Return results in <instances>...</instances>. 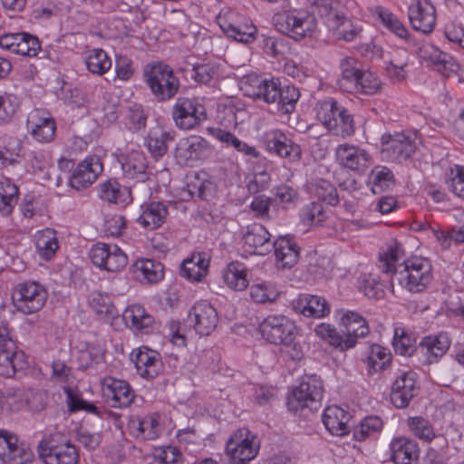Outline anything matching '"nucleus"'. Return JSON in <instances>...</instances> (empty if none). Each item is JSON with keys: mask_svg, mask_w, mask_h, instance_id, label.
I'll return each instance as SVG.
<instances>
[{"mask_svg": "<svg viewBox=\"0 0 464 464\" xmlns=\"http://www.w3.org/2000/svg\"><path fill=\"white\" fill-rule=\"evenodd\" d=\"M131 269L134 277L141 284H155L164 277L163 265L152 259H139L131 266Z\"/></svg>", "mask_w": 464, "mask_h": 464, "instance_id": "2f4dec72", "label": "nucleus"}, {"mask_svg": "<svg viewBox=\"0 0 464 464\" xmlns=\"http://www.w3.org/2000/svg\"><path fill=\"white\" fill-rule=\"evenodd\" d=\"M338 69L340 76L337 84L344 92L351 90L358 80L362 70L363 69L362 63L353 56H344L340 59Z\"/></svg>", "mask_w": 464, "mask_h": 464, "instance_id": "72a5a7b5", "label": "nucleus"}, {"mask_svg": "<svg viewBox=\"0 0 464 464\" xmlns=\"http://www.w3.org/2000/svg\"><path fill=\"white\" fill-rule=\"evenodd\" d=\"M323 383L316 375L303 376L300 383L295 387L287 400L289 411L297 412L304 409L316 411L321 405L323 398Z\"/></svg>", "mask_w": 464, "mask_h": 464, "instance_id": "20e7f679", "label": "nucleus"}, {"mask_svg": "<svg viewBox=\"0 0 464 464\" xmlns=\"http://www.w3.org/2000/svg\"><path fill=\"white\" fill-rule=\"evenodd\" d=\"M377 14L382 23L390 31L401 38L406 39L409 32L404 24L391 12L382 7L377 8Z\"/></svg>", "mask_w": 464, "mask_h": 464, "instance_id": "13d9d810", "label": "nucleus"}, {"mask_svg": "<svg viewBox=\"0 0 464 464\" xmlns=\"http://www.w3.org/2000/svg\"><path fill=\"white\" fill-rule=\"evenodd\" d=\"M34 458L32 450L17 436L0 430V459L5 464H26Z\"/></svg>", "mask_w": 464, "mask_h": 464, "instance_id": "2eb2a0df", "label": "nucleus"}, {"mask_svg": "<svg viewBox=\"0 0 464 464\" xmlns=\"http://www.w3.org/2000/svg\"><path fill=\"white\" fill-rule=\"evenodd\" d=\"M27 131L40 142L51 141L55 133L54 121L40 110L32 111L26 121Z\"/></svg>", "mask_w": 464, "mask_h": 464, "instance_id": "4be33fe9", "label": "nucleus"}, {"mask_svg": "<svg viewBox=\"0 0 464 464\" xmlns=\"http://www.w3.org/2000/svg\"><path fill=\"white\" fill-rule=\"evenodd\" d=\"M336 157L340 164L354 171H363L369 161L364 150L349 144L339 145Z\"/></svg>", "mask_w": 464, "mask_h": 464, "instance_id": "c756f323", "label": "nucleus"}, {"mask_svg": "<svg viewBox=\"0 0 464 464\" xmlns=\"http://www.w3.org/2000/svg\"><path fill=\"white\" fill-rule=\"evenodd\" d=\"M264 339L274 344L290 346L296 335V326L293 321L282 314H271L259 324Z\"/></svg>", "mask_w": 464, "mask_h": 464, "instance_id": "0eeeda50", "label": "nucleus"}, {"mask_svg": "<svg viewBox=\"0 0 464 464\" xmlns=\"http://www.w3.org/2000/svg\"><path fill=\"white\" fill-rule=\"evenodd\" d=\"M0 160L13 162V158L21 152V140L16 137L4 136L0 139Z\"/></svg>", "mask_w": 464, "mask_h": 464, "instance_id": "69168bd1", "label": "nucleus"}, {"mask_svg": "<svg viewBox=\"0 0 464 464\" xmlns=\"http://www.w3.org/2000/svg\"><path fill=\"white\" fill-rule=\"evenodd\" d=\"M18 198V188L7 178H0V211L8 216Z\"/></svg>", "mask_w": 464, "mask_h": 464, "instance_id": "c03bdc74", "label": "nucleus"}, {"mask_svg": "<svg viewBox=\"0 0 464 464\" xmlns=\"http://www.w3.org/2000/svg\"><path fill=\"white\" fill-rule=\"evenodd\" d=\"M210 152L208 142L200 136H190L181 139L176 147L175 157L181 165H188L189 161L197 160Z\"/></svg>", "mask_w": 464, "mask_h": 464, "instance_id": "a211bd4d", "label": "nucleus"}, {"mask_svg": "<svg viewBox=\"0 0 464 464\" xmlns=\"http://www.w3.org/2000/svg\"><path fill=\"white\" fill-rule=\"evenodd\" d=\"M102 394L107 403L113 408L127 407L134 399L130 385L126 381L113 378L104 379Z\"/></svg>", "mask_w": 464, "mask_h": 464, "instance_id": "6ab92c4d", "label": "nucleus"}, {"mask_svg": "<svg viewBox=\"0 0 464 464\" xmlns=\"http://www.w3.org/2000/svg\"><path fill=\"white\" fill-rule=\"evenodd\" d=\"M122 318L126 324L136 331H147L154 323L153 317L140 304H132L125 309Z\"/></svg>", "mask_w": 464, "mask_h": 464, "instance_id": "4c0bfd02", "label": "nucleus"}, {"mask_svg": "<svg viewBox=\"0 0 464 464\" xmlns=\"http://www.w3.org/2000/svg\"><path fill=\"white\" fill-rule=\"evenodd\" d=\"M131 356L137 372L142 378L150 380L160 372L162 364L157 352L147 347H141L133 352Z\"/></svg>", "mask_w": 464, "mask_h": 464, "instance_id": "393cba45", "label": "nucleus"}, {"mask_svg": "<svg viewBox=\"0 0 464 464\" xmlns=\"http://www.w3.org/2000/svg\"><path fill=\"white\" fill-rule=\"evenodd\" d=\"M171 116L176 127L180 130H192L207 120V111L195 99L179 97L174 103Z\"/></svg>", "mask_w": 464, "mask_h": 464, "instance_id": "1a4fd4ad", "label": "nucleus"}, {"mask_svg": "<svg viewBox=\"0 0 464 464\" xmlns=\"http://www.w3.org/2000/svg\"><path fill=\"white\" fill-rule=\"evenodd\" d=\"M391 450L392 459L395 464H411L419 458L417 443L406 437L392 440Z\"/></svg>", "mask_w": 464, "mask_h": 464, "instance_id": "f704fd0d", "label": "nucleus"}, {"mask_svg": "<svg viewBox=\"0 0 464 464\" xmlns=\"http://www.w3.org/2000/svg\"><path fill=\"white\" fill-rule=\"evenodd\" d=\"M144 78L152 94L160 102L172 99L179 89V80L173 70L162 63L147 65L144 70Z\"/></svg>", "mask_w": 464, "mask_h": 464, "instance_id": "7ed1b4c3", "label": "nucleus"}, {"mask_svg": "<svg viewBox=\"0 0 464 464\" xmlns=\"http://www.w3.org/2000/svg\"><path fill=\"white\" fill-rule=\"evenodd\" d=\"M343 325L342 335L344 340L352 339L353 347L356 344L357 339L364 337L369 333V327L365 319L357 313L348 311L341 318Z\"/></svg>", "mask_w": 464, "mask_h": 464, "instance_id": "e433bc0d", "label": "nucleus"}, {"mask_svg": "<svg viewBox=\"0 0 464 464\" xmlns=\"http://www.w3.org/2000/svg\"><path fill=\"white\" fill-rule=\"evenodd\" d=\"M278 295V291L266 284H256L250 287V296L257 304L275 302Z\"/></svg>", "mask_w": 464, "mask_h": 464, "instance_id": "0e129e2a", "label": "nucleus"}, {"mask_svg": "<svg viewBox=\"0 0 464 464\" xmlns=\"http://www.w3.org/2000/svg\"><path fill=\"white\" fill-rule=\"evenodd\" d=\"M276 25L283 34L295 40H301L312 34L317 23L315 17L306 12L290 11L278 14L276 17Z\"/></svg>", "mask_w": 464, "mask_h": 464, "instance_id": "6e6552de", "label": "nucleus"}, {"mask_svg": "<svg viewBox=\"0 0 464 464\" xmlns=\"http://www.w3.org/2000/svg\"><path fill=\"white\" fill-rule=\"evenodd\" d=\"M87 70L92 74L103 75L111 67V60L102 49H92L85 58Z\"/></svg>", "mask_w": 464, "mask_h": 464, "instance_id": "49530a36", "label": "nucleus"}, {"mask_svg": "<svg viewBox=\"0 0 464 464\" xmlns=\"http://www.w3.org/2000/svg\"><path fill=\"white\" fill-rule=\"evenodd\" d=\"M194 328L200 335L210 334L217 327L218 316L216 309L208 301L196 303L189 313Z\"/></svg>", "mask_w": 464, "mask_h": 464, "instance_id": "412c9836", "label": "nucleus"}, {"mask_svg": "<svg viewBox=\"0 0 464 464\" xmlns=\"http://www.w3.org/2000/svg\"><path fill=\"white\" fill-rule=\"evenodd\" d=\"M299 97L300 92L297 88L293 85H285L281 87L280 84L279 95L276 102L279 106H281V109L285 113H289L294 110Z\"/></svg>", "mask_w": 464, "mask_h": 464, "instance_id": "052dcab7", "label": "nucleus"}, {"mask_svg": "<svg viewBox=\"0 0 464 464\" xmlns=\"http://www.w3.org/2000/svg\"><path fill=\"white\" fill-rule=\"evenodd\" d=\"M314 333L322 339L327 340L332 346L339 349L340 351H345L353 348V341L352 339L344 340L343 335L339 334L335 328L330 324H321L316 325Z\"/></svg>", "mask_w": 464, "mask_h": 464, "instance_id": "a18cd8bd", "label": "nucleus"}, {"mask_svg": "<svg viewBox=\"0 0 464 464\" xmlns=\"http://www.w3.org/2000/svg\"><path fill=\"white\" fill-rule=\"evenodd\" d=\"M20 106L19 98L13 93L0 94V124L9 122Z\"/></svg>", "mask_w": 464, "mask_h": 464, "instance_id": "5fc2aeb1", "label": "nucleus"}, {"mask_svg": "<svg viewBox=\"0 0 464 464\" xmlns=\"http://www.w3.org/2000/svg\"><path fill=\"white\" fill-rule=\"evenodd\" d=\"M414 340L406 334L404 329L396 328L392 345L395 352L401 355L410 356L414 351H417L413 345Z\"/></svg>", "mask_w": 464, "mask_h": 464, "instance_id": "e2e57ef3", "label": "nucleus"}, {"mask_svg": "<svg viewBox=\"0 0 464 464\" xmlns=\"http://www.w3.org/2000/svg\"><path fill=\"white\" fill-rule=\"evenodd\" d=\"M47 296L45 288L34 281L18 284L14 293L17 309L27 314L40 311L44 307Z\"/></svg>", "mask_w": 464, "mask_h": 464, "instance_id": "ddd939ff", "label": "nucleus"}, {"mask_svg": "<svg viewBox=\"0 0 464 464\" xmlns=\"http://www.w3.org/2000/svg\"><path fill=\"white\" fill-rule=\"evenodd\" d=\"M275 256L277 263L283 268H290L297 263L299 247L288 236L279 237L274 243Z\"/></svg>", "mask_w": 464, "mask_h": 464, "instance_id": "473e14b6", "label": "nucleus"}, {"mask_svg": "<svg viewBox=\"0 0 464 464\" xmlns=\"http://www.w3.org/2000/svg\"><path fill=\"white\" fill-rule=\"evenodd\" d=\"M259 450V442L256 435L246 428L236 430L228 439L226 453L227 464H246Z\"/></svg>", "mask_w": 464, "mask_h": 464, "instance_id": "423d86ee", "label": "nucleus"}, {"mask_svg": "<svg viewBox=\"0 0 464 464\" xmlns=\"http://www.w3.org/2000/svg\"><path fill=\"white\" fill-rule=\"evenodd\" d=\"M360 290L369 298L380 299L383 296V285L377 276L372 274L364 275L360 282Z\"/></svg>", "mask_w": 464, "mask_h": 464, "instance_id": "680f3d73", "label": "nucleus"}, {"mask_svg": "<svg viewBox=\"0 0 464 464\" xmlns=\"http://www.w3.org/2000/svg\"><path fill=\"white\" fill-rule=\"evenodd\" d=\"M382 152L394 162L410 159L417 150V134L411 132L386 133L382 137Z\"/></svg>", "mask_w": 464, "mask_h": 464, "instance_id": "9d476101", "label": "nucleus"}, {"mask_svg": "<svg viewBox=\"0 0 464 464\" xmlns=\"http://www.w3.org/2000/svg\"><path fill=\"white\" fill-rule=\"evenodd\" d=\"M318 121L335 136L346 138L355 131L354 121L347 109L333 98L320 101L315 107Z\"/></svg>", "mask_w": 464, "mask_h": 464, "instance_id": "f03ea898", "label": "nucleus"}, {"mask_svg": "<svg viewBox=\"0 0 464 464\" xmlns=\"http://www.w3.org/2000/svg\"><path fill=\"white\" fill-rule=\"evenodd\" d=\"M307 4L310 9L308 14L314 17L318 15L324 19L326 24L334 13L340 11L338 9L339 2L336 0H307Z\"/></svg>", "mask_w": 464, "mask_h": 464, "instance_id": "603ef678", "label": "nucleus"}, {"mask_svg": "<svg viewBox=\"0 0 464 464\" xmlns=\"http://www.w3.org/2000/svg\"><path fill=\"white\" fill-rule=\"evenodd\" d=\"M14 53L34 57L41 50V44L38 38L28 33H20V37Z\"/></svg>", "mask_w": 464, "mask_h": 464, "instance_id": "bf43d9fd", "label": "nucleus"}, {"mask_svg": "<svg viewBox=\"0 0 464 464\" xmlns=\"http://www.w3.org/2000/svg\"><path fill=\"white\" fill-rule=\"evenodd\" d=\"M450 340L446 333L437 335H428L422 338L419 343L417 352L424 357L426 364L437 362L449 350Z\"/></svg>", "mask_w": 464, "mask_h": 464, "instance_id": "5701e85b", "label": "nucleus"}, {"mask_svg": "<svg viewBox=\"0 0 464 464\" xmlns=\"http://www.w3.org/2000/svg\"><path fill=\"white\" fill-rule=\"evenodd\" d=\"M217 22L223 33L237 42L250 44L256 39V25L249 18L230 7L221 9Z\"/></svg>", "mask_w": 464, "mask_h": 464, "instance_id": "39448f33", "label": "nucleus"}, {"mask_svg": "<svg viewBox=\"0 0 464 464\" xmlns=\"http://www.w3.org/2000/svg\"><path fill=\"white\" fill-rule=\"evenodd\" d=\"M367 361L374 370H383L391 361V353L386 348L379 344H372L370 347Z\"/></svg>", "mask_w": 464, "mask_h": 464, "instance_id": "338daca9", "label": "nucleus"}, {"mask_svg": "<svg viewBox=\"0 0 464 464\" xmlns=\"http://www.w3.org/2000/svg\"><path fill=\"white\" fill-rule=\"evenodd\" d=\"M243 241L248 251L255 255L264 256L269 253L273 246L269 232L258 223H254L246 227Z\"/></svg>", "mask_w": 464, "mask_h": 464, "instance_id": "a878e982", "label": "nucleus"}, {"mask_svg": "<svg viewBox=\"0 0 464 464\" xmlns=\"http://www.w3.org/2000/svg\"><path fill=\"white\" fill-rule=\"evenodd\" d=\"M168 214V209L161 202H150L139 217L138 222L146 228L155 229L162 225Z\"/></svg>", "mask_w": 464, "mask_h": 464, "instance_id": "58836bf2", "label": "nucleus"}, {"mask_svg": "<svg viewBox=\"0 0 464 464\" xmlns=\"http://www.w3.org/2000/svg\"><path fill=\"white\" fill-rule=\"evenodd\" d=\"M112 155L121 164V170L126 178L141 182L148 179V163L143 152L133 147L128 148L123 142L119 141V147Z\"/></svg>", "mask_w": 464, "mask_h": 464, "instance_id": "9b49d317", "label": "nucleus"}, {"mask_svg": "<svg viewBox=\"0 0 464 464\" xmlns=\"http://www.w3.org/2000/svg\"><path fill=\"white\" fill-rule=\"evenodd\" d=\"M223 278L227 285L236 291H243L248 285L246 268L238 262H232L227 266Z\"/></svg>", "mask_w": 464, "mask_h": 464, "instance_id": "79ce46f5", "label": "nucleus"}, {"mask_svg": "<svg viewBox=\"0 0 464 464\" xmlns=\"http://www.w3.org/2000/svg\"><path fill=\"white\" fill-rule=\"evenodd\" d=\"M351 415L337 405L325 408L323 413V422L329 432L335 436H343L350 432Z\"/></svg>", "mask_w": 464, "mask_h": 464, "instance_id": "c85d7f7f", "label": "nucleus"}, {"mask_svg": "<svg viewBox=\"0 0 464 464\" xmlns=\"http://www.w3.org/2000/svg\"><path fill=\"white\" fill-rule=\"evenodd\" d=\"M130 427L137 438L144 440H155L160 433L159 421L153 416L132 420Z\"/></svg>", "mask_w": 464, "mask_h": 464, "instance_id": "37998d69", "label": "nucleus"}, {"mask_svg": "<svg viewBox=\"0 0 464 464\" xmlns=\"http://www.w3.org/2000/svg\"><path fill=\"white\" fill-rule=\"evenodd\" d=\"M407 425L415 437L425 442H430L435 438L431 423L423 417H410L407 420Z\"/></svg>", "mask_w": 464, "mask_h": 464, "instance_id": "8fccbe9b", "label": "nucleus"}, {"mask_svg": "<svg viewBox=\"0 0 464 464\" xmlns=\"http://www.w3.org/2000/svg\"><path fill=\"white\" fill-rule=\"evenodd\" d=\"M103 167L97 156L88 157L80 162L70 178V185L81 190L92 184L102 172Z\"/></svg>", "mask_w": 464, "mask_h": 464, "instance_id": "aec40b11", "label": "nucleus"}, {"mask_svg": "<svg viewBox=\"0 0 464 464\" xmlns=\"http://www.w3.org/2000/svg\"><path fill=\"white\" fill-rule=\"evenodd\" d=\"M174 140V133L161 130H154L146 140L148 150L153 158H161L168 150L167 143Z\"/></svg>", "mask_w": 464, "mask_h": 464, "instance_id": "a19ab883", "label": "nucleus"}, {"mask_svg": "<svg viewBox=\"0 0 464 464\" xmlns=\"http://www.w3.org/2000/svg\"><path fill=\"white\" fill-rule=\"evenodd\" d=\"M382 427V420L377 416L364 418L360 425L353 430V437L356 440H363L370 435L378 432Z\"/></svg>", "mask_w": 464, "mask_h": 464, "instance_id": "4d7b16f0", "label": "nucleus"}, {"mask_svg": "<svg viewBox=\"0 0 464 464\" xmlns=\"http://www.w3.org/2000/svg\"><path fill=\"white\" fill-rule=\"evenodd\" d=\"M23 353H16V345L9 337L8 329L0 325V374L12 376L24 366Z\"/></svg>", "mask_w": 464, "mask_h": 464, "instance_id": "dca6fc26", "label": "nucleus"}, {"mask_svg": "<svg viewBox=\"0 0 464 464\" xmlns=\"http://www.w3.org/2000/svg\"><path fill=\"white\" fill-rule=\"evenodd\" d=\"M405 253L402 245L397 240H391L386 249L380 254L379 268L382 273H392V283L397 280L405 289L411 293H420L432 280L430 262L422 257L404 260L396 266V263L403 259Z\"/></svg>", "mask_w": 464, "mask_h": 464, "instance_id": "f257e3e1", "label": "nucleus"}, {"mask_svg": "<svg viewBox=\"0 0 464 464\" xmlns=\"http://www.w3.org/2000/svg\"><path fill=\"white\" fill-rule=\"evenodd\" d=\"M354 86L348 92L361 93L364 95H373L381 92L382 83L379 76L366 69H362Z\"/></svg>", "mask_w": 464, "mask_h": 464, "instance_id": "ea45409f", "label": "nucleus"}, {"mask_svg": "<svg viewBox=\"0 0 464 464\" xmlns=\"http://www.w3.org/2000/svg\"><path fill=\"white\" fill-rule=\"evenodd\" d=\"M50 435L44 438L38 444L40 459L44 464H78L79 453L70 442L58 444L55 437Z\"/></svg>", "mask_w": 464, "mask_h": 464, "instance_id": "f8f14e48", "label": "nucleus"}, {"mask_svg": "<svg viewBox=\"0 0 464 464\" xmlns=\"http://www.w3.org/2000/svg\"><path fill=\"white\" fill-rule=\"evenodd\" d=\"M293 309L306 317L323 318L329 314L330 306L321 296L302 294L292 303Z\"/></svg>", "mask_w": 464, "mask_h": 464, "instance_id": "bb28decb", "label": "nucleus"}, {"mask_svg": "<svg viewBox=\"0 0 464 464\" xmlns=\"http://www.w3.org/2000/svg\"><path fill=\"white\" fill-rule=\"evenodd\" d=\"M310 190L312 194L328 205L335 206L339 202L337 190L328 180L323 179L315 180L311 183Z\"/></svg>", "mask_w": 464, "mask_h": 464, "instance_id": "09e8293b", "label": "nucleus"}, {"mask_svg": "<svg viewBox=\"0 0 464 464\" xmlns=\"http://www.w3.org/2000/svg\"><path fill=\"white\" fill-rule=\"evenodd\" d=\"M415 374L403 372L393 382L391 400L397 408H405L415 395Z\"/></svg>", "mask_w": 464, "mask_h": 464, "instance_id": "cd10ccee", "label": "nucleus"}, {"mask_svg": "<svg viewBox=\"0 0 464 464\" xmlns=\"http://www.w3.org/2000/svg\"><path fill=\"white\" fill-rule=\"evenodd\" d=\"M327 26L335 37L345 42H352L362 33V27L355 24L343 12L335 11L330 17Z\"/></svg>", "mask_w": 464, "mask_h": 464, "instance_id": "7c9ffc66", "label": "nucleus"}, {"mask_svg": "<svg viewBox=\"0 0 464 464\" xmlns=\"http://www.w3.org/2000/svg\"><path fill=\"white\" fill-rule=\"evenodd\" d=\"M36 248L44 259L50 260L59 248L55 231L51 228L43 230L37 236Z\"/></svg>", "mask_w": 464, "mask_h": 464, "instance_id": "de8ad7c7", "label": "nucleus"}, {"mask_svg": "<svg viewBox=\"0 0 464 464\" xmlns=\"http://www.w3.org/2000/svg\"><path fill=\"white\" fill-rule=\"evenodd\" d=\"M99 197L109 203L122 205H127L132 200L130 189L114 179L99 185Z\"/></svg>", "mask_w": 464, "mask_h": 464, "instance_id": "c9c22d12", "label": "nucleus"}, {"mask_svg": "<svg viewBox=\"0 0 464 464\" xmlns=\"http://www.w3.org/2000/svg\"><path fill=\"white\" fill-rule=\"evenodd\" d=\"M301 218L304 223L322 226L327 218V215L321 203L311 202L303 208Z\"/></svg>", "mask_w": 464, "mask_h": 464, "instance_id": "6e6d98bb", "label": "nucleus"}, {"mask_svg": "<svg viewBox=\"0 0 464 464\" xmlns=\"http://www.w3.org/2000/svg\"><path fill=\"white\" fill-rule=\"evenodd\" d=\"M369 179L372 192L380 193L392 185L393 174L387 167L377 166L372 170Z\"/></svg>", "mask_w": 464, "mask_h": 464, "instance_id": "864d4df0", "label": "nucleus"}, {"mask_svg": "<svg viewBox=\"0 0 464 464\" xmlns=\"http://www.w3.org/2000/svg\"><path fill=\"white\" fill-rule=\"evenodd\" d=\"M90 304L98 314L107 319L113 318L118 314L116 307L107 294L92 293L90 297Z\"/></svg>", "mask_w": 464, "mask_h": 464, "instance_id": "3c124183", "label": "nucleus"}, {"mask_svg": "<svg viewBox=\"0 0 464 464\" xmlns=\"http://www.w3.org/2000/svg\"><path fill=\"white\" fill-rule=\"evenodd\" d=\"M92 264L109 272H117L124 268L128 257L116 245L98 243L90 251Z\"/></svg>", "mask_w": 464, "mask_h": 464, "instance_id": "4468645a", "label": "nucleus"}, {"mask_svg": "<svg viewBox=\"0 0 464 464\" xmlns=\"http://www.w3.org/2000/svg\"><path fill=\"white\" fill-rule=\"evenodd\" d=\"M266 148L282 158L290 160H298L301 156V148L294 143L286 135L279 130H273L266 133Z\"/></svg>", "mask_w": 464, "mask_h": 464, "instance_id": "b1692460", "label": "nucleus"}, {"mask_svg": "<svg viewBox=\"0 0 464 464\" xmlns=\"http://www.w3.org/2000/svg\"><path fill=\"white\" fill-rule=\"evenodd\" d=\"M279 85L278 79H266L256 99L263 100L266 103L276 102L279 95Z\"/></svg>", "mask_w": 464, "mask_h": 464, "instance_id": "774afa93", "label": "nucleus"}, {"mask_svg": "<svg viewBox=\"0 0 464 464\" xmlns=\"http://www.w3.org/2000/svg\"><path fill=\"white\" fill-rule=\"evenodd\" d=\"M411 27L424 34L433 31L436 24V9L429 0H415L408 9Z\"/></svg>", "mask_w": 464, "mask_h": 464, "instance_id": "f3484780", "label": "nucleus"}]
</instances>
